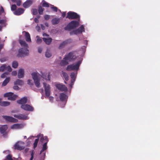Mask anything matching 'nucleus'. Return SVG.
Masks as SVG:
<instances>
[{"mask_svg": "<svg viewBox=\"0 0 160 160\" xmlns=\"http://www.w3.org/2000/svg\"><path fill=\"white\" fill-rule=\"evenodd\" d=\"M28 148H26L25 149V151L27 152H28Z\"/></svg>", "mask_w": 160, "mask_h": 160, "instance_id": "774afa93", "label": "nucleus"}, {"mask_svg": "<svg viewBox=\"0 0 160 160\" xmlns=\"http://www.w3.org/2000/svg\"><path fill=\"white\" fill-rule=\"evenodd\" d=\"M43 39L46 43L47 44H49L52 40L51 38H43Z\"/></svg>", "mask_w": 160, "mask_h": 160, "instance_id": "cd10ccee", "label": "nucleus"}, {"mask_svg": "<svg viewBox=\"0 0 160 160\" xmlns=\"http://www.w3.org/2000/svg\"><path fill=\"white\" fill-rule=\"evenodd\" d=\"M49 97L50 101L51 102H52L53 100V97Z\"/></svg>", "mask_w": 160, "mask_h": 160, "instance_id": "bf43d9fd", "label": "nucleus"}, {"mask_svg": "<svg viewBox=\"0 0 160 160\" xmlns=\"http://www.w3.org/2000/svg\"><path fill=\"white\" fill-rule=\"evenodd\" d=\"M71 42L72 40L70 39L66 40L63 41L59 44V49H61L64 48L65 46L71 43Z\"/></svg>", "mask_w": 160, "mask_h": 160, "instance_id": "dca6fc26", "label": "nucleus"}, {"mask_svg": "<svg viewBox=\"0 0 160 160\" xmlns=\"http://www.w3.org/2000/svg\"><path fill=\"white\" fill-rule=\"evenodd\" d=\"M45 89V97H49L50 94V87L48 84H46L44 82H42Z\"/></svg>", "mask_w": 160, "mask_h": 160, "instance_id": "1a4fd4ad", "label": "nucleus"}, {"mask_svg": "<svg viewBox=\"0 0 160 160\" xmlns=\"http://www.w3.org/2000/svg\"><path fill=\"white\" fill-rule=\"evenodd\" d=\"M6 64H3L0 67V71L3 72L4 70H6Z\"/></svg>", "mask_w": 160, "mask_h": 160, "instance_id": "c9c22d12", "label": "nucleus"}, {"mask_svg": "<svg viewBox=\"0 0 160 160\" xmlns=\"http://www.w3.org/2000/svg\"><path fill=\"white\" fill-rule=\"evenodd\" d=\"M84 26L83 25H82L78 29L73 30L70 32V33L71 35H76L81 33L82 32H84Z\"/></svg>", "mask_w": 160, "mask_h": 160, "instance_id": "0eeeda50", "label": "nucleus"}, {"mask_svg": "<svg viewBox=\"0 0 160 160\" xmlns=\"http://www.w3.org/2000/svg\"><path fill=\"white\" fill-rule=\"evenodd\" d=\"M17 72L16 71H14L12 72V75L13 76H16L17 75Z\"/></svg>", "mask_w": 160, "mask_h": 160, "instance_id": "603ef678", "label": "nucleus"}, {"mask_svg": "<svg viewBox=\"0 0 160 160\" xmlns=\"http://www.w3.org/2000/svg\"><path fill=\"white\" fill-rule=\"evenodd\" d=\"M50 6L51 7V8L55 12H57L58 10L57 8L56 7L54 6L53 5H51Z\"/></svg>", "mask_w": 160, "mask_h": 160, "instance_id": "a18cd8bd", "label": "nucleus"}, {"mask_svg": "<svg viewBox=\"0 0 160 160\" xmlns=\"http://www.w3.org/2000/svg\"><path fill=\"white\" fill-rule=\"evenodd\" d=\"M8 74V73L7 72H5V73H3L1 76V78H5L7 76V75Z\"/></svg>", "mask_w": 160, "mask_h": 160, "instance_id": "49530a36", "label": "nucleus"}, {"mask_svg": "<svg viewBox=\"0 0 160 160\" xmlns=\"http://www.w3.org/2000/svg\"><path fill=\"white\" fill-rule=\"evenodd\" d=\"M59 21V19L57 18H54L52 20V24H58Z\"/></svg>", "mask_w": 160, "mask_h": 160, "instance_id": "7c9ffc66", "label": "nucleus"}, {"mask_svg": "<svg viewBox=\"0 0 160 160\" xmlns=\"http://www.w3.org/2000/svg\"><path fill=\"white\" fill-rule=\"evenodd\" d=\"M31 76L36 86L38 88L40 87V82L42 81L48 82L50 80L48 74H42L41 75L38 72H35L32 73Z\"/></svg>", "mask_w": 160, "mask_h": 160, "instance_id": "f257e3e1", "label": "nucleus"}, {"mask_svg": "<svg viewBox=\"0 0 160 160\" xmlns=\"http://www.w3.org/2000/svg\"><path fill=\"white\" fill-rule=\"evenodd\" d=\"M4 12V9L2 7L0 8V14H2Z\"/></svg>", "mask_w": 160, "mask_h": 160, "instance_id": "5fc2aeb1", "label": "nucleus"}, {"mask_svg": "<svg viewBox=\"0 0 160 160\" xmlns=\"http://www.w3.org/2000/svg\"><path fill=\"white\" fill-rule=\"evenodd\" d=\"M82 60V58H81L76 64H73L68 65L66 70L68 71L75 70L77 71L79 69V67Z\"/></svg>", "mask_w": 160, "mask_h": 160, "instance_id": "20e7f679", "label": "nucleus"}, {"mask_svg": "<svg viewBox=\"0 0 160 160\" xmlns=\"http://www.w3.org/2000/svg\"><path fill=\"white\" fill-rule=\"evenodd\" d=\"M42 3L43 7H49V4L44 0H43L42 2Z\"/></svg>", "mask_w": 160, "mask_h": 160, "instance_id": "473e14b6", "label": "nucleus"}, {"mask_svg": "<svg viewBox=\"0 0 160 160\" xmlns=\"http://www.w3.org/2000/svg\"><path fill=\"white\" fill-rule=\"evenodd\" d=\"M68 96L64 93H61L60 94L59 98L60 100L63 102V105L61 106L62 107H63L67 100Z\"/></svg>", "mask_w": 160, "mask_h": 160, "instance_id": "9b49d317", "label": "nucleus"}, {"mask_svg": "<svg viewBox=\"0 0 160 160\" xmlns=\"http://www.w3.org/2000/svg\"><path fill=\"white\" fill-rule=\"evenodd\" d=\"M77 74V72H72L70 75L71 78V83L70 84V86L71 88L72 87V86L73 85L74 82L75 80V79Z\"/></svg>", "mask_w": 160, "mask_h": 160, "instance_id": "2eb2a0df", "label": "nucleus"}, {"mask_svg": "<svg viewBox=\"0 0 160 160\" xmlns=\"http://www.w3.org/2000/svg\"><path fill=\"white\" fill-rule=\"evenodd\" d=\"M24 10L22 8H19L18 9L15 10L14 12V14L17 15H19L24 12Z\"/></svg>", "mask_w": 160, "mask_h": 160, "instance_id": "b1692460", "label": "nucleus"}, {"mask_svg": "<svg viewBox=\"0 0 160 160\" xmlns=\"http://www.w3.org/2000/svg\"><path fill=\"white\" fill-rule=\"evenodd\" d=\"M3 118L5 120L9 122H18L17 119L13 118L12 117L8 116L3 115L2 116Z\"/></svg>", "mask_w": 160, "mask_h": 160, "instance_id": "ddd939ff", "label": "nucleus"}, {"mask_svg": "<svg viewBox=\"0 0 160 160\" xmlns=\"http://www.w3.org/2000/svg\"><path fill=\"white\" fill-rule=\"evenodd\" d=\"M5 152H7V153H8L9 152V150L6 151H4L3 152L5 153Z\"/></svg>", "mask_w": 160, "mask_h": 160, "instance_id": "338daca9", "label": "nucleus"}, {"mask_svg": "<svg viewBox=\"0 0 160 160\" xmlns=\"http://www.w3.org/2000/svg\"><path fill=\"white\" fill-rule=\"evenodd\" d=\"M19 42L22 46L23 48H20L18 50V54L17 56L18 57H24L28 55L29 54V51L28 49V45L24 41L20 40Z\"/></svg>", "mask_w": 160, "mask_h": 160, "instance_id": "f03ea898", "label": "nucleus"}, {"mask_svg": "<svg viewBox=\"0 0 160 160\" xmlns=\"http://www.w3.org/2000/svg\"><path fill=\"white\" fill-rule=\"evenodd\" d=\"M25 147V143L22 141H18L14 145V148L15 149L21 150L23 149Z\"/></svg>", "mask_w": 160, "mask_h": 160, "instance_id": "423d86ee", "label": "nucleus"}, {"mask_svg": "<svg viewBox=\"0 0 160 160\" xmlns=\"http://www.w3.org/2000/svg\"><path fill=\"white\" fill-rule=\"evenodd\" d=\"M62 74L63 77H64L65 80L66 81H68V74L66 72H63Z\"/></svg>", "mask_w": 160, "mask_h": 160, "instance_id": "72a5a7b5", "label": "nucleus"}, {"mask_svg": "<svg viewBox=\"0 0 160 160\" xmlns=\"http://www.w3.org/2000/svg\"><path fill=\"white\" fill-rule=\"evenodd\" d=\"M13 88L14 89H15V90H17L18 89L19 87L17 85H15L13 86Z\"/></svg>", "mask_w": 160, "mask_h": 160, "instance_id": "6e6d98bb", "label": "nucleus"}, {"mask_svg": "<svg viewBox=\"0 0 160 160\" xmlns=\"http://www.w3.org/2000/svg\"><path fill=\"white\" fill-rule=\"evenodd\" d=\"M27 83L30 86H32L33 85V82L32 80L28 79L27 81Z\"/></svg>", "mask_w": 160, "mask_h": 160, "instance_id": "c03bdc74", "label": "nucleus"}, {"mask_svg": "<svg viewBox=\"0 0 160 160\" xmlns=\"http://www.w3.org/2000/svg\"><path fill=\"white\" fill-rule=\"evenodd\" d=\"M41 28L42 30H44L45 29V27H44L43 25L42 24H41Z\"/></svg>", "mask_w": 160, "mask_h": 160, "instance_id": "e2e57ef3", "label": "nucleus"}, {"mask_svg": "<svg viewBox=\"0 0 160 160\" xmlns=\"http://www.w3.org/2000/svg\"><path fill=\"white\" fill-rule=\"evenodd\" d=\"M16 3L17 5L19 6L21 5V2L20 0H18L16 1Z\"/></svg>", "mask_w": 160, "mask_h": 160, "instance_id": "864d4df0", "label": "nucleus"}, {"mask_svg": "<svg viewBox=\"0 0 160 160\" xmlns=\"http://www.w3.org/2000/svg\"><path fill=\"white\" fill-rule=\"evenodd\" d=\"M79 24V21H72L64 28V29L66 30H70L71 29L78 27Z\"/></svg>", "mask_w": 160, "mask_h": 160, "instance_id": "39448f33", "label": "nucleus"}, {"mask_svg": "<svg viewBox=\"0 0 160 160\" xmlns=\"http://www.w3.org/2000/svg\"><path fill=\"white\" fill-rule=\"evenodd\" d=\"M23 34H24V36L26 41L28 42H31V40L30 36L29 33L27 32H23Z\"/></svg>", "mask_w": 160, "mask_h": 160, "instance_id": "412c9836", "label": "nucleus"}, {"mask_svg": "<svg viewBox=\"0 0 160 160\" xmlns=\"http://www.w3.org/2000/svg\"><path fill=\"white\" fill-rule=\"evenodd\" d=\"M24 75V70L20 68L18 70V77L19 78H21L23 77Z\"/></svg>", "mask_w": 160, "mask_h": 160, "instance_id": "393cba45", "label": "nucleus"}, {"mask_svg": "<svg viewBox=\"0 0 160 160\" xmlns=\"http://www.w3.org/2000/svg\"><path fill=\"white\" fill-rule=\"evenodd\" d=\"M10 80V78L8 77L6 79L4 80L2 84V86H5L7 83L9 82Z\"/></svg>", "mask_w": 160, "mask_h": 160, "instance_id": "c756f323", "label": "nucleus"}, {"mask_svg": "<svg viewBox=\"0 0 160 160\" xmlns=\"http://www.w3.org/2000/svg\"><path fill=\"white\" fill-rule=\"evenodd\" d=\"M66 18L69 19H74L79 18V16L75 12H69L68 13Z\"/></svg>", "mask_w": 160, "mask_h": 160, "instance_id": "9d476101", "label": "nucleus"}, {"mask_svg": "<svg viewBox=\"0 0 160 160\" xmlns=\"http://www.w3.org/2000/svg\"><path fill=\"white\" fill-rule=\"evenodd\" d=\"M36 29L38 31H39V30H40V27L38 26V25L36 26Z\"/></svg>", "mask_w": 160, "mask_h": 160, "instance_id": "13d9d810", "label": "nucleus"}, {"mask_svg": "<svg viewBox=\"0 0 160 160\" xmlns=\"http://www.w3.org/2000/svg\"><path fill=\"white\" fill-rule=\"evenodd\" d=\"M47 142H45L43 145L40 154L41 155V158L43 160L45 157L46 152H44L43 153L42 152L46 150L47 149Z\"/></svg>", "mask_w": 160, "mask_h": 160, "instance_id": "f8f14e48", "label": "nucleus"}, {"mask_svg": "<svg viewBox=\"0 0 160 160\" xmlns=\"http://www.w3.org/2000/svg\"><path fill=\"white\" fill-rule=\"evenodd\" d=\"M7 129V125H5L1 126L0 127V131L2 134L4 135L6 133V130Z\"/></svg>", "mask_w": 160, "mask_h": 160, "instance_id": "aec40b11", "label": "nucleus"}, {"mask_svg": "<svg viewBox=\"0 0 160 160\" xmlns=\"http://www.w3.org/2000/svg\"><path fill=\"white\" fill-rule=\"evenodd\" d=\"M21 107L22 109L27 111H32L33 110V107L30 105L27 104L22 105L21 106Z\"/></svg>", "mask_w": 160, "mask_h": 160, "instance_id": "4468645a", "label": "nucleus"}, {"mask_svg": "<svg viewBox=\"0 0 160 160\" xmlns=\"http://www.w3.org/2000/svg\"><path fill=\"white\" fill-rule=\"evenodd\" d=\"M37 137L38 138V139L40 138V141L42 142H43L44 141L47 142H48V141L47 137L46 136L44 137L43 135L42 134H40L38 135Z\"/></svg>", "mask_w": 160, "mask_h": 160, "instance_id": "f3484780", "label": "nucleus"}, {"mask_svg": "<svg viewBox=\"0 0 160 160\" xmlns=\"http://www.w3.org/2000/svg\"><path fill=\"white\" fill-rule=\"evenodd\" d=\"M14 84L15 85H18L20 86H22L24 82H23L21 80L17 79L14 82Z\"/></svg>", "mask_w": 160, "mask_h": 160, "instance_id": "bb28decb", "label": "nucleus"}, {"mask_svg": "<svg viewBox=\"0 0 160 160\" xmlns=\"http://www.w3.org/2000/svg\"><path fill=\"white\" fill-rule=\"evenodd\" d=\"M50 18V16L48 15H46L44 16V18L46 20H48Z\"/></svg>", "mask_w": 160, "mask_h": 160, "instance_id": "8fccbe9b", "label": "nucleus"}, {"mask_svg": "<svg viewBox=\"0 0 160 160\" xmlns=\"http://www.w3.org/2000/svg\"><path fill=\"white\" fill-rule=\"evenodd\" d=\"M34 21L36 23H38L39 22V20L38 18H35L34 19Z\"/></svg>", "mask_w": 160, "mask_h": 160, "instance_id": "052dcab7", "label": "nucleus"}, {"mask_svg": "<svg viewBox=\"0 0 160 160\" xmlns=\"http://www.w3.org/2000/svg\"><path fill=\"white\" fill-rule=\"evenodd\" d=\"M5 160H12L11 158V156L10 155H8L7 156V159Z\"/></svg>", "mask_w": 160, "mask_h": 160, "instance_id": "3c124183", "label": "nucleus"}, {"mask_svg": "<svg viewBox=\"0 0 160 160\" xmlns=\"http://www.w3.org/2000/svg\"><path fill=\"white\" fill-rule=\"evenodd\" d=\"M76 58L75 54L70 52L61 61L60 64L61 66H64L67 64L69 62L73 61Z\"/></svg>", "mask_w": 160, "mask_h": 160, "instance_id": "7ed1b4c3", "label": "nucleus"}, {"mask_svg": "<svg viewBox=\"0 0 160 160\" xmlns=\"http://www.w3.org/2000/svg\"><path fill=\"white\" fill-rule=\"evenodd\" d=\"M32 3V1L30 0H27L23 4L24 8H27L29 7Z\"/></svg>", "mask_w": 160, "mask_h": 160, "instance_id": "a878e982", "label": "nucleus"}, {"mask_svg": "<svg viewBox=\"0 0 160 160\" xmlns=\"http://www.w3.org/2000/svg\"><path fill=\"white\" fill-rule=\"evenodd\" d=\"M36 38H37L36 42L38 44H39L42 42V40L38 36H36Z\"/></svg>", "mask_w": 160, "mask_h": 160, "instance_id": "e433bc0d", "label": "nucleus"}, {"mask_svg": "<svg viewBox=\"0 0 160 160\" xmlns=\"http://www.w3.org/2000/svg\"><path fill=\"white\" fill-rule=\"evenodd\" d=\"M32 12L33 15H35L38 13V11L37 9H33L32 10Z\"/></svg>", "mask_w": 160, "mask_h": 160, "instance_id": "09e8293b", "label": "nucleus"}, {"mask_svg": "<svg viewBox=\"0 0 160 160\" xmlns=\"http://www.w3.org/2000/svg\"><path fill=\"white\" fill-rule=\"evenodd\" d=\"M57 88L61 91H67V88L65 85L60 84H57L56 85Z\"/></svg>", "mask_w": 160, "mask_h": 160, "instance_id": "6ab92c4d", "label": "nucleus"}, {"mask_svg": "<svg viewBox=\"0 0 160 160\" xmlns=\"http://www.w3.org/2000/svg\"><path fill=\"white\" fill-rule=\"evenodd\" d=\"M10 103L9 102L7 101H2L1 103V106L3 107H6L10 105Z\"/></svg>", "mask_w": 160, "mask_h": 160, "instance_id": "c85d7f7f", "label": "nucleus"}, {"mask_svg": "<svg viewBox=\"0 0 160 160\" xmlns=\"http://www.w3.org/2000/svg\"><path fill=\"white\" fill-rule=\"evenodd\" d=\"M43 10V9L40 6L38 8V12L39 14H42Z\"/></svg>", "mask_w": 160, "mask_h": 160, "instance_id": "79ce46f5", "label": "nucleus"}, {"mask_svg": "<svg viewBox=\"0 0 160 160\" xmlns=\"http://www.w3.org/2000/svg\"><path fill=\"white\" fill-rule=\"evenodd\" d=\"M14 116L18 119L27 120L29 119V117L27 115L22 114L19 115H14Z\"/></svg>", "mask_w": 160, "mask_h": 160, "instance_id": "a211bd4d", "label": "nucleus"}, {"mask_svg": "<svg viewBox=\"0 0 160 160\" xmlns=\"http://www.w3.org/2000/svg\"><path fill=\"white\" fill-rule=\"evenodd\" d=\"M4 96V97H7L8 99L10 100H14L18 97L17 95L14 94L13 93L11 92L5 93Z\"/></svg>", "mask_w": 160, "mask_h": 160, "instance_id": "6e6552de", "label": "nucleus"}, {"mask_svg": "<svg viewBox=\"0 0 160 160\" xmlns=\"http://www.w3.org/2000/svg\"><path fill=\"white\" fill-rule=\"evenodd\" d=\"M66 12H63L62 13V15L63 17H64L66 15Z\"/></svg>", "mask_w": 160, "mask_h": 160, "instance_id": "680f3d73", "label": "nucleus"}, {"mask_svg": "<svg viewBox=\"0 0 160 160\" xmlns=\"http://www.w3.org/2000/svg\"><path fill=\"white\" fill-rule=\"evenodd\" d=\"M30 153H31V158L29 160H33V156L34 153V151L33 150H31L30 151Z\"/></svg>", "mask_w": 160, "mask_h": 160, "instance_id": "58836bf2", "label": "nucleus"}, {"mask_svg": "<svg viewBox=\"0 0 160 160\" xmlns=\"http://www.w3.org/2000/svg\"><path fill=\"white\" fill-rule=\"evenodd\" d=\"M5 22V20H0V24H1L2 26L3 27L6 26Z\"/></svg>", "mask_w": 160, "mask_h": 160, "instance_id": "f704fd0d", "label": "nucleus"}, {"mask_svg": "<svg viewBox=\"0 0 160 160\" xmlns=\"http://www.w3.org/2000/svg\"><path fill=\"white\" fill-rule=\"evenodd\" d=\"M43 36L45 37V36H48V35L46 33H43Z\"/></svg>", "mask_w": 160, "mask_h": 160, "instance_id": "69168bd1", "label": "nucleus"}, {"mask_svg": "<svg viewBox=\"0 0 160 160\" xmlns=\"http://www.w3.org/2000/svg\"><path fill=\"white\" fill-rule=\"evenodd\" d=\"M30 153H31V158L29 160H33V156L34 153V151L33 150H31L30 151Z\"/></svg>", "mask_w": 160, "mask_h": 160, "instance_id": "4c0bfd02", "label": "nucleus"}, {"mask_svg": "<svg viewBox=\"0 0 160 160\" xmlns=\"http://www.w3.org/2000/svg\"><path fill=\"white\" fill-rule=\"evenodd\" d=\"M51 56V52L49 51H47L46 54L45 56L47 58H49Z\"/></svg>", "mask_w": 160, "mask_h": 160, "instance_id": "37998d69", "label": "nucleus"}, {"mask_svg": "<svg viewBox=\"0 0 160 160\" xmlns=\"http://www.w3.org/2000/svg\"><path fill=\"white\" fill-rule=\"evenodd\" d=\"M38 142V138L36 139L35 140L33 144V148H35L37 146Z\"/></svg>", "mask_w": 160, "mask_h": 160, "instance_id": "a19ab883", "label": "nucleus"}, {"mask_svg": "<svg viewBox=\"0 0 160 160\" xmlns=\"http://www.w3.org/2000/svg\"><path fill=\"white\" fill-rule=\"evenodd\" d=\"M45 25L47 27H48V23L47 22H46L45 23Z\"/></svg>", "mask_w": 160, "mask_h": 160, "instance_id": "0e129e2a", "label": "nucleus"}, {"mask_svg": "<svg viewBox=\"0 0 160 160\" xmlns=\"http://www.w3.org/2000/svg\"><path fill=\"white\" fill-rule=\"evenodd\" d=\"M23 125L22 124H15L11 126V128L12 129H18L22 128Z\"/></svg>", "mask_w": 160, "mask_h": 160, "instance_id": "4be33fe9", "label": "nucleus"}, {"mask_svg": "<svg viewBox=\"0 0 160 160\" xmlns=\"http://www.w3.org/2000/svg\"><path fill=\"white\" fill-rule=\"evenodd\" d=\"M18 66V63L17 62L14 61L12 62V67L14 68H16Z\"/></svg>", "mask_w": 160, "mask_h": 160, "instance_id": "2f4dec72", "label": "nucleus"}, {"mask_svg": "<svg viewBox=\"0 0 160 160\" xmlns=\"http://www.w3.org/2000/svg\"><path fill=\"white\" fill-rule=\"evenodd\" d=\"M42 51V48H39L38 49V52L39 53H41Z\"/></svg>", "mask_w": 160, "mask_h": 160, "instance_id": "4d7b16f0", "label": "nucleus"}, {"mask_svg": "<svg viewBox=\"0 0 160 160\" xmlns=\"http://www.w3.org/2000/svg\"><path fill=\"white\" fill-rule=\"evenodd\" d=\"M27 98L24 97L22 98L21 99L18 100L17 102L18 103L21 104L22 105H24L27 102Z\"/></svg>", "mask_w": 160, "mask_h": 160, "instance_id": "5701e85b", "label": "nucleus"}, {"mask_svg": "<svg viewBox=\"0 0 160 160\" xmlns=\"http://www.w3.org/2000/svg\"><path fill=\"white\" fill-rule=\"evenodd\" d=\"M16 6L15 4L12 5L11 7V10L14 11L16 9Z\"/></svg>", "mask_w": 160, "mask_h": 160, "instance_id": "de8ad7c7", "label": "nucleus"}, {"mask_svg": "<svg viewBox=\"0 0 160 160\" xmlns=\"http://www.w3.org/2000/svg\"><path fill=\"white\" fill-rule=\"evenodd\" d=\"M12 69L10 66L6 65V70L9 72H11L12 71Z\"/></svg>", "mask_w": 160, "mask_h": 160, "instance_id": "ea45409f", "label": "nucleus"}]
</instances>
